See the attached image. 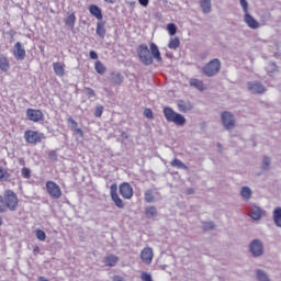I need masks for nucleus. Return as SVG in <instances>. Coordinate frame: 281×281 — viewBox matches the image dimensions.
<instances>
[{
    "label": "nucleus",
    "mask_w": 281,
    "mask_h": 281,
    "mask_svg": "<svg viewBox=\"0 0 281 281\" xmlns=\"http://www.w3.org/2000/svg\"><path fill=\"white\" fill-rule=\"evenodd\" d=\"M16 207H19V196L12 190H7L4 192V196L0 195V213H5L8 210L10 212H16Z\"/></svg>",
    "instance_id": "f257e3e1"
},
{
    "label": "nucleus",
    "mask_w": 281,
    "mask_h": 281,
    "mask_svg": "<svg viewBox=\"0 0 281 281\" xmlns=\"http://www.w3.org/2000/svg\"><path fill=\"white\" fill-rule=\"evenodd\" d=\"M164 115L167 122H172L173 124H177V126H183L186 124V116L175 112L172 108H165Z\"/></svg>",
    "instance_id": "f03ea898"
},
{
    "label": "nucleus",
    "mask_w": 281,
    "mask_h": 281,
    "mask_svg": "<svg viewBox=\"0 0 281 281\" xmlns=\"http://www.w3.org/2000/svg\"><path fill=\"white\" fill-rule=\"evenodd\" d=\"M137 54L143 65H153V56L150 55V49H148V46L146 44H140L138 46Z\"/></svg>",
    "instance_id": "7ed1b4c3"
},
{
    "label": "nucleus",
    "mask_w": 281,
    "mask_h": 281,
    "mask_svg": "<svg viewBox=\"0 0 281 281\" xmlns=\"http://www.w3.org/2000/svg\"><path fill=\"white\" fill-rule=\"evenodd\" d=\"M220 71H221V60L218 59H213L203 67V74L205 76H209V78L212 76H216V74H218Z\"/></svg>",
    "instance_id": "20e7f679"
},
{
    "label": "nucleus",
    "mask_w": 281,
    "mask_h": 281,
    "mask_svg": "<svg viewBox=\"0 0 281 281\" xmlns=\"http://www.w3.org/2000/svg\"><path fill=\"white\" fill-rule=\"evenodd\" d=\"M24 138L27 144H41L45 139V134L30 130L24 133Z\"/></svg>",
    "instance_id": "39448f33"
},
{
    "label": "nucleus",
    "mask_w": 281,
    "mask_h": 281,
    "mask_svg": "<svg viewBox=\"0 0 281 281\" xmlns=\"http://www.w3.org/2000/svg\"><path fill=\"white\" fill-rule=\"evenodd\" d=\"M249 251L254 256V258H259L265 254V245L260 239H254L249 245Z\"/></svg>",
    "instance_id": "423d86ee"
},
{
    "label": "nucleus",
    "mask_w": 281,
    "mask_h": 281,
    "mask_svg": "<svg viewBox=\"0 0 281 281\" xmlns=\"http://www.w3.org/2000/svg\"><path fill=\"white\" fill-rule=\"evenodd\" d=\"M46 190L49 196H52V199H60V196H63V191L60 190V186H58L54 181L46 182Z\"/></svg>",
    "instance_id": "0eeeda50"
},
{
    "label": "nucleus",
    "mask_w": 281,
    "mask_h": 281,
    "mask_svg": "<svg viewBox=\"0 0 281 281\" xmlns=\"http://www.w3.org/2000/svg\"><path fill=\"white\" fill-rule=\"evenodd\" d=\"M222 122H223V126L227 131H232V128H234V126H236V120L234 119V115L229 112L222 113Z\"/></svg>",
    "instance_id": "6e6552de"
},
{
    "label": "nucleus",
    "mask_w": 281,
    "mask_h": 281,
    "mask_svg": "<svg viewBox=\"0 0 281 281\" xmlns=\"http://www.w3.org/2000/svg\"><path fill=\"white\" fill-rule=\"evenodd\" d=\"M27 120L31 122H43V112L41 110L27 109L26 110Z\"/></svg>",
    "instance_id": "1a4fd4ad"
},
{
    "label": "nucleus",
    "mask_w": 281,
    "mask_h": 281,
    "mask_svg": "<svg viewBox=\"0 0 281 281\" xmlns=\"http://www.w3.org/2000/svg\"><path fill=\"white\" fill-rule=\"evenodd\" d=\"M12 54L16 60H25V47H23V44L21 42H18L13 49Z\"/></svg>",
    "instance_id": "9d476101"
},
{
    "label": "nucleus",
    "mask_w": 281,
    "mask_h": 281,
    "mask_svg": "<svg viewBox=\"0 0 281 281\" xmlns=\"http://www.w3.org/2000/svg\"><path fill=\"white\" fill-rule=\"evenodd\" d=\"M120 194L123 199H133V187L128 182H123L120 186Z\"/></svg>",
    "instance_id": "9b49d317"
},
{
    "label": "nucleus",
    "mask_w": 281,
    "mask_h": 281,
    "mask_svg": "<svg viewBox=\"0 0 281 281\" xmlns=\"http://www.w3.org/2000/svg\"><path fill=\"white\" fill-rule=\"evenodd\" d=\"M153 258H154L153 248H150V247H145V248L140 251V260H143V262H144L145 265H151Z\"/></svg>",
    "instance_id": "f8f14e48"
},
{
    "label": "nucleus",
    "mask_w": 281,
    "mask_h": 281,
    "mask_svg": "<svg viewBox=\"0 0 281 281\" xmlns=\"http://www.w3.org/2000/svg\"><path fill=\"white\" fill-rule=\"evenodd\" d=\"M244 22L250 27V30H258V27H260V22H258L256 18L249 13L244 14Z\"/></svg>",
    "instance_id": "ddd939ff"
},
{
    "label": "nucleus",
    "mask_w": 281,
    "mask_h": 281,
    "mask_svg": "<svg viewBox=\"0 0 281 281\" xmlns=\"http://www.w3.org/2000/svg\"><path fill=\"white\" fill-rule=\"evenodd\" d=\"M247 87L250 93H265L267 91L260 82H248Z\"/></svg>",
    "instance_id": "4468645a"
},
{
    "label": "nucleus",
    "mask_w": 281,
    "mask_h": 281,
    "mask_svg": "<svg viewBox=\"0 0 281 281\" xmlns=\"http://www.w3.org/2000/svg\"><path fill=\"white\" fill-rule=\"evenodd\" d=\"M265 211L258 206H251L249 211V216L252 217L254 221H260Z\"/></svg>",
    "instance_id": "2eb2a0df"
},
{
    "label": "nucleus",
    "mask_w": 281,
    "mask_h": 281,
    "mask_svg": "<svg viewBox=\"0 0 281 281\" xmlns=\"http://www.w3.org/2000/svg\"><path fill=\"white\" fill-rule=\"evenodd\" d=\"M178 109L181 113H188V111H192L194 109V105L190 101H178Z\"/></svg>",
    "instance_id": "dca6fc26"
},
{
    "label": "nucleus",
    "mask_w": 281,
    "mask_h": 281,
    "mask_svg": "<svg viewBox=\"0 0 281 281\" xmlns=\"http://www.w3.org/2000/svg\"><path fill=\"white\" fill-rule=\"evenodd\" d=\"M149 49L151 52V56L153 58L157 61V63H161L162 58H161V53L159 52V47L157 46V44L155 43H150L149 44Z\"/></svg>",
    "instance_id": "f3484780"
},
{
    "label": "nucleus",
    "mask_w": 281,
    "mask_h": 281,
    "mask_svg": "<svg viewBox=\"0 0 281 281\" xmlns=\"http://www.w3.org/2000/svg\"><path fill=\"white\" fill-rule=\"evenodd\" d=\"M103 262L106 267H115L120 262V258L115 255H106L103 259Z\"/></svg>",
    "instance_id": "a211bd4d"
},
{
    "label": "nucleus",
    "mask_w": 281,
    "mask_h": 281,
    "mask_svg": "<svg viewBox=\"0 0 281 281\" xmlns=\"http://www.w3.org/2000/svg\"><path fill=\"white\" fill-rule=\"evenodd\" d=\"M89 12L92 16H95L98 21H102V9L95 4L89 7Z\"/></svg>",
    "instance_id": "6ab92c4d"
},
{
    "label": "nucleus",
    "mask_w": 281,
    "mask_h": 281,
    "mask_svg": "<svg viewBox=\"0 0 281 281\" xmlns=\"http://www.w3.org/2000/svg\"><path fill=\"white\" fill-rule=\"evenodd\" d=\"M200 8L204 14L212 12V0H200Z\"/></svg>",
    "instance_id": "aec40b11"
},
{
    "label": "nucleus",
    "mask_w": 281,
    "mask_h": 281,
    "mask_svg": "<svg viewBox=\"0 0 281 281\" xmlns=\"http://www.w3.org/2000/svg\"><path fill=\"white\" fill-rule=\"evenodd\" d=\"M64 23L65 25H67V27H70V30H74V26L76 25V14L68 13L64 20Z\"/></svg>",
    "instance_id": "412c9836"
},
{
    "label": "nucleus",
    "mask_w": 281,
    "mask_h": 281,
    "mask_svg": "<svg viewBox=\"0 0 281 281\" xmlns=\"http://www.w3.org/2000/svg\"><path fill=\"white\" fill-rule=\"evenodd\" d=\"M53 69L56 76H58L59 78H63V76H65V65L60 63H54Z\"/></svg>",
    "instance_id": "4be33fe9"
},
{
    "label": "nucleus",
    "mask_w": 281,
    "mask_h": 281,
    "mask_svg": "<svg viewBox=\"0 0 281 281\" xmlns=\"http://www.w3.org/2000/svg\"><path fill=\"white\" fill-rule=\"evenodd\" d=\"M0 69L1 71H10V61L4 55H0Z\"/></svg>",
    "instance_id": "5701e85b"
},
{
    "label": "nucleus",
    "mask_w": 281,
    "mask_h": 281,
    "mask_svg": "<svg viewBox=\"0 0 281 281\" xmlns=\"http://www.w3.org/2000/svg\"><path fill=\"white\" fill-rule=\"evenodd\" d=\"M145 216L146 218H157V207L155 206L145 207Z\"/></svg>",
    "instance_id": "b1692460"
},
{
    "label": "nucleus",
    "mask_w": 281,
    "mask_h": 281,
    "mask_svg": "<svg viewBox=\"0 0 281 281\" xmlns=\"http://www.w3.org/2000/svg\"><path fill=\"white\" fill-rule=\"evenodd\" d=\"M95 32H97L98 36H100L101 38H104V36H106V29L104 27V22L97 23Z\"/></svg>",
    "instance_id": "393cba45"
},
{
    "label": "nucleus",
    "mask_w": 281,
    "mask_h": 281,
    "mask_svg": "<svg viewBox=\"0 0 281 281\" xmlns=\"http://www.w3.org/2000/svg\"><path fill=\"white\" fill-rule=\"evenodd\" d=\"M94 69L97 74H100V76H103V74H106V66H104V64H102V61L100 60H97L94 63Z\"/></svg>",
    "instance_id": "a878e982"
},
{
    "label": "nucleus",
    "mask_w": 281,
    "mask_h": 281,
    "mask_svg": "<svg viewBox=\"0 0 281 281\" xmlns=\"http://www.w3.org/2000/svg\"><path fill=\"white\" fill-rule=\"evenodd\" d=\"M170 166H172V168H179L180 170H188V166H186V164H183V161H181L178 158H175L171 162Z\"/></svg>",
    "instance_id": "bb28decb"
},
{
    "label": "nucleus",
    "mask_w": 281,
    "mask_h": 281,
    "mask_svg": "<svg viewBox=\"0 0 281 281\" xmlns=\"http://www.w3.org/2000/svg\"><path fill=\"white\" fill-rule=\"evenodd\" d=\"M240 196L244 199V201H249V199H251V189L249 187H243Z\"/></svg>",
    "instance_id": "cd10ccee"
},
{
    "label": "nucleus",
    "mask_w": 281,
    "mask_h": 281,
    "mask_svg": "<svg viewBox=\"0 0 281 281\" xmlns=\"http://www.w3.org/2000/svg\"><path fill=\"white\" fill-rule=\"evenodd\" d=\"M190 86L195 87L199 91L205 90V86H203V82L199 79H190Z\"/></svg>",
    "instance_id": "c85d7f7f"
},
{
    "label": "nucleus",
    "mask_w": 281,
    "mask_h": 281,
    "mask_svg": "<svg viewBox=\"0 0 281 281\" xmlns=\"http://www.w3.org/2000/svg\"><path fill=\"white\" fill-rule=\"evenodd\" d=\"M273 218L277 227H281V207H277L273 211Z\"/></svg>",
    "instance_id": "c756f323"
},
{
    "label": "nucleus",
    "mask_w": 281,
    "mask_h": 281,
    "mask_svg": "<svg viewBox=\"0 0 281 281\" xmlns=\"http://www.w3.org/2000/svg\"><path fill=\"white\" fill-rule=\"evenodd\" d=\"M256 276L258 281H271L267 272H265L263 270H257Z\"/></svg>",
    "instance_id": "7c9ffc66"
},
{
    "label": "nucleus",
    "mask_w": 281,
    "mask_h": 281,
    "mask_svg": "<svg viewBox=\"0 0 281 281\" xmlns=\"http://www.w3.org/2000/svg\"><path fill=\"white\" fill-rule=\"evenodd\" d=\"M181 45L178 37H171L168 44L169 49H177Z\"/></svg>",
    "instance_id": "2f4dec72"
},
{
    "label": "nucleus",
    "mask_w": 281,
    "mask_h": 281,
    "mask_svg": "<svg viewBox=\"0 0 281 281\" xmlns=\"http://www.w3.org/2000/svg\"><path fill=\"white\" fill-rule=\"evenodd\" d=\"M145 201L146 203H153L155 201V194L153 193V190H147L145 192Z\"/></svg>",
    "instance_id": "473e14b6"
},
{
    "label": "nucleus",
    "mask_w": 281,
    "mask_h": 281,
    "mask_svg": "<svg viewBox=\"0 0 281 281\" xmlns=\"http://www.w3.org/2000/svg\"><path fill=\"white\" fill-rule=\"evenodd\" d=\"M112 201H114L116 207H120V210L124 207V202L122 201V199H120V195L114 194V196H112Z\"/></svg>",
    "instance_id": "72a5a7b5"
},
{
    "label": "nucleus",
    "mask_w": 281,
    "mask_h": 281,
    "mask_svg": "<svg viewBox=\"0 0 281 281\" xmlns=\"http://www.w3.org/2000/svg\"><path fill=\"white\" fill-rule=\"evenodd\" d=\"M10 178V173L3 167H0V181H5Z\"/></svg>",
    "instance_id": "f704fd0d"
},
{
    "label": "nucleus",
    "mask_w": 281,
    "mask_h": 281,
    "mask_svg": "<svg viewBox=\"0 0 281 281\" xmlns=\"http://www.w3.org/2000/svg\"><path fill=\"white\" fill-rule=\"evenodd\" d=\"M167 32L170 34V36H175V34H177V25H175V23L168 24Z\"/></svg>",
    "instance_id": "c9c22d12"
},
{
    "label": "nucleus",
    "mask_w": 281,
    "mask_h": 281,
    "mask_svg": "<svg viewBox=\"0 0 281 281\" xmlns=\"http://www.w3.org/2000/svg\"><path fill=\"white\" fill-rule=\"evenodd\" d=\"M35 235H36V238H38L42 241H45V238H47V235L45 234V231H43V229H36Z\"/></svg>",
    "instance_id": "e433bc0d"
},
{
    "label": "nucleus",
    "mask_w": 281,
    "mask_h": 281,
    "mask_svg": "<svg viewBox=\"0 0 281 281\" xmlns=\"http://www.w3.org/2000/svg\"><path fill=\"white\" fill-rule=\"evenodd\" d=\"M202 229H204V232H210L211 229H214V222H203Z\"/></svg>",
    "instance_id": "4c0bfd02"
},
{
    "label": "nucleus",
    "mask_w": 281,
    "mask_h": 281,
    "mask_svg": "<svg viewBox=\"0 0 281 281\" xmlns=\"http://www.w3.org/2000/svg\"><path fill=\"white\" fill-rule=\"evenodd\" d=\"M239 3L243 8L244 14H248L249 13V2H247V0H239Z\"/></svg>",
    "instance_id": "58836bf2"
},
{
    "label": "nucleus",
    "mask_w": 281,
    "mask_h": 281,
    "mask_svg": "<svg viewBox=\"0 0 281 281\" xmlns=\"http://www.w3.org/2000/svg\"><path fill=\"white\" fill-rule=\"evenodd\" d=\"M22 177L24 179H30V177H32V171L30 170V168L27 167L22 168Z\"/></svg>",
    "instance_id": "ea45409f"
},
{
    "label": "nucleus",
    "mask_w": 281,
    "mask_h": 281,
    "mask_svg": "<svg viewBox=\"0 0 281 281\" xmlns=\"http://www.w3.org/2000/svg\"><path fill=\"white\" fill-rule=\"evenodd\" d=\"M102 113H104V106L98 105L94 112L95 117H102Z\"/></svg>",
    "instance_id": "a19ab883"
},
{
    "label": "nucleus",
    "mask_w": 281,
    "mask_h": 281,
    "mask_svg": "<svg viewBox=\"0 0 281 281\" xmlns=\"http://www.w3.org/2000/svg\"><path fill=\"white\" fill-rule=\"evenodd\" d=\"M140 280L142 281H153V276L148 272H142Z\"/></svg>",
    "instance_id": "79ce46f5"
},
{
    "label": "nucleus",
    "mask_w": 281,
    "mask_h": 281,
    "mask_svg": "<svg viewBox=\"0 0 281 281\" xmlns=\"http://www.w3.org/2000/svg\"><path fill=\"white\" fill-rule=\"evenodd\" d=\"M270 164H271V160L268 157H263V159H262V169L263 170H269Z\"/></svg>",
    "instance_id": "37998d69"
},
{
    "label": "nucleus",
    "mask_w": 281,
    "mask_h": 281,
    "mask_svg": "<svg viewBox=\"0 0 281 281\" xmlns=\"http://www.w3.org/2000/svg\"><path fill=\"white\" fill-rule=\"evenodd\" d=\"M68 124H70L72 131H76L78 128V122H76V120H74V117L68 119Z\"/></svg>",
    "instance_id": "c03bdc74"
},
{
    "label": "nucleus",
    "mask_w": 281,
    "mask_h": 281,
    "mask_svg": "<svg viewBox=\"0 0 281 281\" xmlns=\"http://www.w3.org/2000/svg\"><path fill=\"white\" fill-rule=\"evenodd\" d=\"M144 116L147 117V120H153V110L145 109L144 110Z\"/></svg>",
    "instance_id": "a18cd8bd"
},
{
    "label": "nucleus",
    "mask_w": 281,
    "mask_h": 281,
    "mask_svg": "<svg viewBox=\"0 0 281 281\" xmlns=\"http://www.w3.org/2000/svg\"><path fill=\"white\" fill-rule=\"evenodd\" d=\"M110 194L111 196H115V194H117V184H111L110 187Z\"/></svg>",
    "instance_id": "49530a36"
},
{
    "label": "nucleus",
    "mask_w": 281,
    "mask_h": 281,
    "mask_svg": "<svg viewBox=\"0 0 281 281\" xmlns=\"http://www.w3.org/2000/svg\"><path fill=\"white\" fill-rule=\"evenodd\" d=\"M86 93L89 98H95V91L91 88H86Z\"/></svg>",
    "instance_id": "de8ad7c7"
},
{
    "label": "nucleus",
    "mask_w": 281,
    "mask_h": 281,
    "mask_svg": "<svg viewBox=\"0 0 281 281\" xmlns=\"http://www.w3.org/2000/svg\"><path fill=\"white\" fill-rule=\"evenodd\" d=\"M277 66L276 64H270L269 67L267 68L268 74H273L276 71Z\"/></svg>",
    "instance_id": "09e8293b"
},
{
    "label": "nucleus",
    "mask_w": 281,
    "mask_h": 281,
    "mask_svg": "<svg viewBox=\"0 0 281 281\" xmlns=\"http://www.w3.org/2000/svg\"><path fill=\"white\" fill-rule=\"evenodd\" d=\"M75 133H77V135H79V137H85V132H82V128L77 127L76 130H74Z\"/></svg>",
    "instance_id": "8fccbe9b"
},
{
    "label": "nucleus",
    "mask_w": 281,
    "mask_h": 281,
    "mask_svg": "<svg viewBox=\"0 0 281 281\" xmlns=\"http://www.w3.org/2000/svg\"><path fill=\"white\" fill-rule=\"evenodd\" d=\"M90 58L92 60H98V53H95V50H90Z\"/></svg>",
    "instance_id": "3c124183"
},
{
    "label": "nucleus",
    "mask_w": 281,
    "mask_h": 281,
    "mask_svg": "<svg viewBox=\"0 0 281 281\" xmlns=\"http://www.w3.org/2000/svg\"><path fill=\"white\" fill-rule=\"evenodd\" d=\"M138 3L143 5V8H148L149 0H138Z\"/></svg>",
    "instance_id": "603ef678"
},
{
    "label": "nucleus",
    "mask_w": 281,
    "mask_h": 281,
    "mask_svg": "<svg viewBox=\"0 0 281 281\" xmlns=\"http://www.w3.org/2000/svg\"><path fill=\"white\" fill-rule=\"evenodd\" d=\"M41 252V248L38 247V246H35L34 248H33V254L35 255V256H37V254H40Z\"/></svg>",
    "instance_id": "864d4df0"
},
{
    "label": "nucleus",
    "mask_w": 281,
    "mask_h": 281,
    "mask_svg": "<svg viewBox=\"0 0 281 281\" xmlns=\"http://www.w3.org/2000/svg\"><path fill=\"white\" fill-rule=\"evenodd\" d=\"M113 281H124V278H122L121 276H114Z\"/></svg>",
    "instance_id": "5fc2aeb1"
},
{
    "label": "nucleus",
    "mask_w": 281,
    "mask_h": 281,
    "mask_svg": "<svg viewBox=\"0 0 281 281\" xmlns=\"http://www.w3.org/2000/svg\"><path fill=\"white\" fill-rule=\"evenodd\" d=\"M116 78H117V80H119V85H122V80H123V77H122V75H120V74H117L116 75Z\"/></svg>",
    "instance_id": "6e6d98bb"
},
{
    "label": "nucleus",
    "mask_w": 281,
    "mask_h": 281,
    "mask_svg": "<svg viewBox=\"0 0 281 281\" xmlns=\"http://www.w3.org/2000/svg\"><path fill=\"white\" fill-rule=\"evenodd\" d=\"M104 1H105V3H111V4H113V3H115L116 0H104Z\"/></svg>",
    "instance_id": "4d7b16f0"
},
{
    "label": "nucleus",
    "mask_w": 281,
    "mask_h": 281,
    "mask_svg": "<svg viewBox=\"0 0 281 281\" xmlns=\"http://www.w3.org/2000/svg\"><path fill=\"white\" fill-rule=\"evenodd\" d=\"M49 157H56V153L52 151V153L49 154Z\"/></svg>",
    "instance_id": "13d9d810"
},
{
    "label": "nucleus",
    "mask_w": 281,
    "mask_h": 281,
    "mask_svg": "<svg viewBox=\"0 0 281 281\" xmlns=\"http://www.w3.org/2000/svg\"><path fill=\"white\" fill-rule=\"evenodd\" d=\"M40 281H49V280L45 279L44 277H40Z\"/></svg>",
    "instance_id": "bf43d9fd"
},
{
    "label": "nucleus",
    "mask_w": 281,
    "mask_h": 281,
    "mask_svg": "<svg viewBox=\"0 0 281 281\" xmlns=\"http://www.w3.org/2000/svg\"><path fill=\"white\" fill-rule=\"evenodd\" d=\"M1 225H3V221H2L1 217H0V227H1Z\"/></svg>",
    "instance_id": "052dcab7"
}]
</instances>
